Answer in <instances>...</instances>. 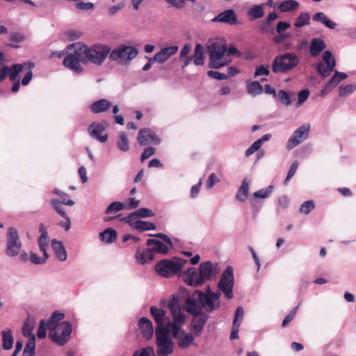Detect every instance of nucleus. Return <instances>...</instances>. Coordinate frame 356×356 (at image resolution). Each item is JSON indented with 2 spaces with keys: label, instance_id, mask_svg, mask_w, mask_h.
I'll return each instance as SVG.
<instances>
[{
  "label": "nucleus",
  "instance_id": "11",
  "mask_svg": "<svg viewBox=\"0 0 356 356\" xmlns=\"http://www.w3.org/2000/svg\"><path fill=\"white\" fill-rule=\"evenodd\" d=\"M234 283V268L229 266L222 273L218 287L222 291L227 299L233 298V287Z\"/></svg>",
  "mask_w": 356,
  "mask_h": 356
},
{
  "label": "nucleus",
  "instance_id": "22",
  "mask_svg": "<svg viewBox=\"0 0 356 356\" xmlns=\"http://www.w3.org/2000/svg\"><path fill=\"white\" fill-rule=\"evenodd\" d=\"M237 21V17L232 9L226 10L219 13L212 19L213 22H221L231 25L236 24Z\"/></svg>",
  "mask_w": 356,
  "mask_h": 356
},
{
  "label": "nucleus",
  "instance_id": "37",
  "mask_svg": "<svg viewBox=\"0 0 356 356\" xmlns=\"http://www.w3.org/2000/svg\"><path fill=\"white\" fill-rule=\"evenodd\" d=\"M264 88L259 81H254L247 83L248 93L252 96H257L263 92Z\"/></svg>",
  "mask_w": 356,
  "mask_h": 356
},
{
  "label": "nucleus",
  "instance_id": "47",
  "mask_svg": "<svg viewBox=\"0 0 356 356\" xmlns=\"http://www.w3.org/2000/svg\"><path fill=\"white\" fill-rule=\"evenodd\" d=\"M310 24V15L307 13H302L297 18L294 26L297 28L302 27Z\"/></svg>",
  "mask_w": 356,
  "mask_h": 356
},
{
  "label": "nucleus",
  "instance_id": "34",
  "mask_svg": "<svg viewBox=\"0 0 356 356\" xmlns=\"http://www.w3.org/2000/svg\"><path fill=\"white\" fill-rule=\"evenodd\" d=\"M99 239L106 244L114 242L117 238V232L112 228L106 229L99 234Z\"/></svg>",
  "mask_w": 356,
  "mask_h": 356
},
{
  "label": "nucleus",
  "instance_id": "38",
  "mask_svg": "<svg viewBox=\"0 0 356 356\" xmlns=\"http://www.w3.org/2000/svg\"><path fill=\"white\" fill-rule=\"evenodd\" d=\"M133 228L139 232H144L154 230L156 229V225L151 222L136 220V222L133 223Z\"/></svg>",
  "mask_w": 356,
  "mask_h": 356
},
{
  "label": "nucleus",
  "instance_id": "61",
  "mask_svg": "<svg viewBox=\"0 0 356 356\" xmlns=\"http://www.w3.org/2000/svg\"><path fill=\"white\" fill-rule=\"evenodd\" d=\"M33 323L26 321L23 325L22 327V333L24 337H29L31 336H35L32 334V332L33 330Z\"/></svg>",
  "mask_w": 356,
  "mask_h": 356
},
{
  "label": "nucleus",
  "instance_id": "36",
  "mask_svg": "<svg viewBox=\"0 0 356 356\" xmlns=\"http://www.w3.org/2000/svg\"><path fill=\"white\" fill-rule=\"evenodd\" d=\"M313 20L320 22L324 26L330 29H334L337 26V24L330 19L325 14L322 12H318L313 16Z\"/></svg>",
  "mask_w": 356,
  "mask_h": 356
},
{
  "label": "nucleus",
  "instance_id": "4",
  "mask_svg": "<svg viewBox=\"0 0 356 356\" xmlns=\"http://www.w3.org/2000/svg\"><path fill=\"white\" fill-rule=\"evenodd\" d=\"M207 49L210 59L209 67L219 69L231 63L232 58L226 54V47L221 40L218 39L209 40Z\"/></svg>",
  "mask_w": 356,
  "mask_h": 356
},
{
  "label": "nucleus",
  "instance_id": "18",
  "mask_svg": "<svg viewBox=\"0 0 356 356\" xmlns=\"http://www.w3.org/2000/svg\"><path fill=\"white\" fill-rule=\"evenodd\" d=\"M196 294L202 308L204 307L209 312L217 310L220 308V302L213 300L207 292L203 293L200 291H196Z\"/></svg>",
  "mask_w": 356,
  "mask_h": 356
},
{
  "label": "nucleus",
  "instance_id": "59",
  "mask_svg": "<svg viewBox=\"0 0 356 356\" xmlns=\"http://www.w3.org/2000/svg\"><path fill=\"white\" fill-rule=\"evenodd\" d=\"M298 162L294 161L292 163V165H291V167L288 171L286 178L285 179V180L284 181V185H286L287 183L289 182V181L293 177V175H295V173L298 169Z\"/></svg>",
  "mask_w": 356,
  "mask_h": 356
},
{
  "label": "nucleus",
  "instance_id": "35",
  "mask_svg": "<svg viewBox=\"0 0 356 356\" xmlns=\"http://www.w3.org/2000/svg\"><path fill=\"white\" fill-rule=\"evenodd\" d=\"M193 63L197 66H201L204 63V49L200 44H197L195 47L193 56Z\"/></svg>",
  "mask_w": 356,
  "mask_h": 356
},
{
  "label": "nucleus",
  "instance_id": "2",
  "mask_svg": "<svg viewBox=\"0 0 356 356\" xmlns=\"http://www.w3.org/2000/svg\"><path fill=\"white\" fill-rule=\"evenodd\" d=\"M64 317L63 312L55 311L49 318V337L59 346H64L68 342L72 331L70 322L62 321Z\"/></svg>",
  "mask_w": 356,
  "mask_h": 356
},
{
  "label": "nucleus",
  "instance_id": "1",
  "mask_svg": "<svg viewBox=\"0 0 356 356\" xmlns=\"http://www.w3.org/2000/svg\"><path fill=\"white\" fill-rule=\"evenodd\" d=\"M168 306L172 317L170 330L171 334L176 340L179 348L186 349L194 342L195 335L191 333H187L182 329V326L186 321V314L179 307L178 302L177 300H175V295H173L172 299L168 302Z\"/></svg>",
  "mask_w": 356,
  "mask_h": 356
},
{
  "label": "nucleus",
  "instance_id": "45",
  "mask_svg": "<svg viewBox=\"0 0 356 356\" xmlns=\"http://www.w3.org/2000/svg\"><path fill=\"white\" fill-rule=\"evenodd\" d=\"M35 65L33 63H24V67L28 70L26 72L24 76L22 79V86H27L33 78L32 70L34 67Z\"/></svg>",
  "mask_w": 356,
  "mask_h": 356
},
{
  "label": "nucleus",
  "instance_id": "21",
  "mask_svg": "<svg viewBox=\"0 0 356 356\" xmlns=\"http://www.w3.org/2000/svg\"><path fill=\"white\" fill-rule=\"evenodd\" d=\"M207 319V316L204 314L194 315L192 319L191 329L195 336L198 337L201 334Z\"/></svg>",
  "mask_w": 356,
  "mask_h": 356
},
{
  "label": "nucleus",
  "instance_id": "64",
  "mask_svg": "<svg viewBox=\"0 0 356 356\" xmlns=\"http://www.w3.org/2000/svg\"><path fill=\"white\" fill-rule=\"evenodd\" d=\"M309 95V91L307 89H304L298 94V106H300L304 103Z\"/></svg>",
  "mask_w": 356,
  "mask_h": 356
},
{
  "label": "nucleus",
  "instance_id": "24",
  "mask_svg": "<svg viewBox=\"0 0 356 356\" xmlns=\"http://www.w3.org/2000/svg\"><path fill=\"white\" fill-rule=\"evenodd\" d=\"M147 245L149 247L154 256L155 253L166 254L170 248L167 244L163 243L157 239L152 238L147 241Z\"/></svg>",
  "mask_w": 356,
  "mask_h": 356
},
{
  "label": "nucleus",
  "instance_id": "51",
  "mask_svg": "<svg viewBox=\"0 0 356 356\" xmlns=\"http://www.w3.org/2000/svg\"><path fill=\"white\" fill-rule=\"evenodd\" d=\"M315 207V204L313 200H307L304 202L300 209L299 212L305 215H308Z\"/></svg>",
  "mask_w": 356,
  "mask_h": 356
},
{
  "label": "nucleus",
  "instance_id": "31",
  "mask_svg": "<svg viewBox=\"0 0 356 356\" xmlns=\"http://www.w3.org/2000/svg\"><path fill=\"white\" fill-rule=\"evenodd\" d=\"M51 247L58 259L62 261H64L67 259V251L61 241H57L56 239L52 240Z\"/></svg>",
  "mask_w": 356,
  "mask_h": 356
},
{
  "label": "nucleus",
  "instance_id": "16",
  "mask_svg": "<svg viewBox=\"0 0 356 356\" xmlns=\"http://www.w3.org/2000/svg\"><path fill=\"white\" fill-rule=\"evenodd\" d=\"M24 68V63L23 64H15L11 67L7 65H2L0 74V82L8 77L10 81H15L19 79V74Z\"/></svg>",
  "mask_w": 356,
  "mask_h": 356
},
{
  "label": "nucleus",
  "instance_id": "60",
  "mask_svg": "<svg viewBox=\"0 0 356 356\" xmlns=\"http://www.w3.org/2000/svg\"><path fill=\"white\" fill-rule=\"evenodd\" d=\"M300 303L298 305L297 307H294L290 313L284 318V319L282 321V325L283 327L286 326L291 321H293L295 316L296 315L297 311L298 309Z\"/></svg>",
  "mask_w": 356,
  "mask_h": 356
},
{
  "label": "nucleus",
  "instance_id": "43",
  "mask_svg": "<svg viewBox=\"0 0 356 356\" xmlns=\"http://www.w3.org/2000/svg\"><path fill=\"white\" fill-rule=\"evenodd\" d=\"M348 74L345 72L335 71L334 74L327 82L332 88H334L341 81L346 79Z\"/></svg>",
  "mask_w": 356,
  "mask_h": 356
},
{
  "label": "nucleus",
  "instance_id": "6",
  "mask_svg": "<svg viewBox=\"0 0 356 356\" xmlns=\"http://www.w3.org/2000/svg\"><path fill=\"white\" fill-rule=\"evenodd\" d=\"M186 263V259L178 257L163 259L156 264L155 270L162 277H170L179 273Z\"/></svg>",
  "mask_w": 356,
  "mask_h": 356
},
{
  "label": "nucleus",
  "instance_id": "14",
  "mask_svg": "<svg viewBox=\"0 0 356 356\" xmlns=\"http://www.w3.org/2000/svg\"><path fill=\"white\" fill-rule=\"evenodd\" d=\"M150 314L156 323V330L163 329L164 330H170L172 322H170L169 318L166 316V311L159 309L155 306L150 307Z\"/></svg>",
  "mask_w": 356,
  "mask_h": 356
},
{
  "label": "nucleus",
  "instance_id": "10",
  "mask_svg": "<svg viewBox=\"0 0 356 356\" xmlns=\"http://www.w3.org/2000/svg\"><path fill=\"white\" fill-rule=\"evenodd\" d=\"M7 243L5 250L6 254L9 257H15L19 254L22 243L19 238L17 230L15 227H9L7 232Z\"/></svg>",
  "mask_w": 356,
  "mask_h": 356
},
{
  "label": "nucleus",
  "instance_id": "32",
  "mask_svg": "<svg viewBox=\"0 0 356 356\" xmlns=\"http://www.w3.org/2000/svg\"><path fill=\"white\" fill-rule=\"evenodd\" d=\"M271 138V134H266L261 138L254 141L245 151V156H250L254 152L259 150L264 142L269 140Z\"/></svg>",
  "mask_w": 356,
  "mask_h": 356
},
{
  "label": "nucleus",
  "instance_id": "20",
  "mask_svg": "<svg viewBox=\"0 0 356 356\" xmlns=\"http://www.w3.org/2000/svg\"><path fill=\"white\" fill-rule=\"evenodd\" d=\"M244 315V309L242 307H238L234 314V321L232 326V332L230 334V339H237L239 338L238 330L239 327L243 321Z\"/></svg>",
  "mask_w": 356,
  "mask_h": 356
},
{
  "label": "nucleus",
  "instance_id": "27",
  "mask_svg": "<svg viewBox=\"0 0 356 356\" xmlns=\"http://www.w3.org/2000/svg\"><path fill=\"white\" fill-rule=\"evenodd\" d=\"M326 47L325 42L323 39L315 38L311 40L309 51L312 56L316 57L325 50Z\"/></svg>",
  "mask_w": 356,
  "mask_h": 356
},
{
  "label": "nucleus",
  "instance_id": "49",
  "mask_svg": "<svg viewBox=\"0 0 356 356\" xmlns=\"http://www.w3.org/2000/svg\"><path fill=\"white\" fill-rule=\"evenodd\" d=\"M356 89V86L353 84H348L346 86H341L339 88V95L341 97H347L354 92Z\"/></svg>",
  "mask_w": 356,
  "mask_h": 356
},
{
  "label": "nucleus",
  "instance_id": "50",
  "mask_svg": "<svg viewBox=\"0 0 356 356\" xmlns=\"http://www.w3.org/2000/svg\"><path fill=\"white\" fill-rule=\"evenodd\" d=\"M53 193L60 197L63 204L67 206H73L74 204V202L72 200L67 199L68 195L67 193L58 188H54Z\"/></svg>",
  "mask_w": 356,
  "mask_h": 356
},
{
  "label": "nucleus",
  "instance_id": "44",
  "mask_svg": "<svg viewBox=\"0 0 356 356\" xmlns=\"http://www.w3.org/2000/svg\"><path fill=\"white\" fill-rule=\"evenodd\" d=\"M35 349V337L31 336L28 343L26 344L25 348L23 350L24 356H34Z\"/></svg>",
  "mask_w": 356,
  "mask_h": 356
},
{
  "label": "nucleus",
  "instance_id": "26",
  "mask_svg": "<svg viewBox=\"0 0 356 356\" xmlns=\"http://www.w3.org/2000/svg\"><path fill=\"white\" fill-rule=\"evenodd\" d=\"M250 188V181L248 178L243 179L241 185L238 188L235 198L238 202L244 203L248 200Z\"/></svg>",
  "mask_w": 356,
  "mask_h": 356
},
{
  "label": "nucleus",
  "instance_id": "3",
  "mask_svg": "<svg viewBox=\"0 0 356 356\" xmlns=\"http://www.w3.org/2000/svg\"><path fill=\"white\" fill-rule=\"evenodd\" d=\"M79 47L81 58L84 65L91 63L100 66L105 62L111 51V48L108 45L99 43L88 46L80 42Z\"/></svg>",
  "mask_w": 356,
  "mask_h": 356
},
{
  "label": "nucleus",
  "instance_id": "62",
  "mask_svg": "<svg viewBox=\"0 0 356 356\" xmlns=\"http://www.w3.org/2000/svg\"><path fill=\"white\" fill-rule=\"evenodd\" d=\"M156 152V149L152 147H146L141 154L140 160L143 162L145 160L154 155Z\"/></svg>",
  "mask_w": 356,
  "mask_h": 356
},
{
  "label": "nucleus",
  "instance_id": "9",
  "mask_svg": "<svg viewBox=\"0 0 356 356\" xmlns=\"http://www.w3.org/2000/svg\"><path fill=\"white\" fill-rule=\"evenodd\" d=\"M170 330L159 329L156 330V339L158 356H168L173 353L174 344L172 340L169 337Z\"/></svg>",
  "mask_w": 356,
  "mask_h": 356
},
{
  "label": "nucleus",
  "instance_id": "15",
  "mask_svg": "<svg viewBox=\"0 0 356 356\" xmlns=\"http://www.w3.org/2000/svg\"><path fill=\"white\" fill-rule=\"evenodd\" d=\"M218 264L210 261L202 262L199 266L200 280L203 284L205 282L214 279L219 273Z\"/></svg>",
  "mask_w": 356,
  "mask_h": 356
},
{
  "label": "nucleus",
  "instance_id": "41",
  "mask_svg": "<svg viewBox=\"0 0 356 356\" xmlns=\"http://www.w3.org/2000/svg\"><path fill=\"white\" fill-rule=\"evenodd\" d=\"M316 69L323 79L328 77L334 70V67L330 69V66L327 65L323 61H319L316 64Z\"/></svg>",
  "mask_w": 356,
  "mask_h": 356
},
{
  "label": "nucleus",
  "instance_id": "54",
  "mask_svg": "<svg viewBox=\"0 0 356 356\" xmlns=\"http://www.w3.org/2000/svg\"><path fill=\"white\" fill-rule=\"evenodd\" d=\"M133 356H156L154 349L152 347H145L140 350H136Z\"/></svg>",
  "mask_w": 356,
  "mask_h": 356
},
{
  "label": "nucleus",
  "instance_id": "13",
  "mask_svg": "<svg viewBox=\"0 0 356 356\" xmlns=\"http://www.w3.org/2000/svg\"><path fill=\"white\" fill-rule=\"evenodd\" d=\"M310 125L305 123L293 131L286 143V148L292 149L305 141L309 136Z\"/></svg>",
  "mask_w": 356,
  "mask_h": 356
},
{
  "label": "nucleus",
  "instance_id": "52",
  "mask_svg": "<svg viewBox=\"0 0 356 356\" xmlns=\"http://www.w3.org/2000/svg\"><path fill=\"white\" fill-rule=\"evenodd\" d=\"M49 330V319L47 321L41 320L38 329L37 336L39 339H43L46 337L47 330Z\"/></svg>",
  "mask_w": 356,
  "mask_h": 356
},
{
  "label": "nucleus",
  "instance_id": "7",
  "mask_svg": "<svg viewBox=\"0 0 356 356\" xmlns=\"http://www.w3.org/2000/svg\"><path fill=\"white\" fill-rule=\"evenodd\" d=\"M80 42L73 43L67 47L70 52L63 59V65L71 70L72 72L80 74L83 72V67H82V60L81 57V53L79 51Z\"/></svg>",
  "mask_w": 356,
  "mask_h": 356
},
{
  "label": "nucleus",
  "instance_id": "19",
  "mask_svg": "<svg viewBox=\"0 0 356 356\" xmlns=\"http://www.w3.org/2000/svg\"><path fill=\"white\" fill-rule=\"evenodd\" d=\"M138 141L140 145H145L147 143L158 145L161 142L159 137L149 129H141L139 131Z\"/></svg>",
  "mask_w": 356,
  "mask_h": 356
},
{
  "label": "nucleus",
  "instance_id": "53",
  "mask_svg": "<svg viewBox=\"0 0 356 356\" xmlns=\"http://www.w3.org/2000/svg\"><path fill=\"white\" fill-rule=\"evenodd\" d=\"M323 62L328 66H330V69L332 67H335L336 66V60L332 56V54L330 51H325L323 54Z\"/></svg>",
  "mask_w": 356,
  "mask_h": 356
},
{
  "label": "nucleus",
  "instance_id": "55",
  "mask_svg": "<svg viewBox=\"0 0 356 356\" xmlns=\"http://www.w3.org/2000/svg\"><path fill=\"white\" fill-rule=\"evenodd\" d=\"M277 15L275 12L270 13L268 17L266 18V21L264 22L261 26L260 29L262 31H268V28L270 26V23L275 20L277 18Z\"/></svg>",
  "mask_w": 356,
  "mask_h": 356
},
{
  "label": "nucleus",
  "instance_id": "28",
  "mask_svg": "<svg viewBox=\"0 0 356 356\" xmlns=\"http://www.w3.org/2000/svg\"><path fill=\"white\" fill-rule=\"evenodd\" d=\"M112 106V103L106 99H101L94 102L90 106V111L98 114L107 111Z\"/></svg>",
  "mask_w": 356,
  "mask_h": 356
},
{
  "label": "nucleus",
  "instance_id": "33",
  "mask_svg": "<svg viewBox=\"0 0 356 356\" xmlns=\"http://www.w3.org/2000/svg\"><path fill=\"white\" fill-rule=\"evenodd\" d=\"M264 3L253 6L247 13L250 20L261 18L264 15Z\"/></svg>",
  "mask_w": 356,
  "mask_h": 356
},
{
  "label": "nucleus",
  "instance_id": "23",
  "mask_svg": "<svg viewBox=\"0 0 356 356\" xmlns=\"http://www.w3.org/2000/svg\"><path fill=\"white\" fill-rule=\"evenodd\" d=\"M178 51V47L171 46L163 48L154 56V59L159 63H163L168 60L172 56L175 55Z\"/></svg>",
  "mask_w": 356,
  "mask_h": 356
},
{
  "label": "nucleus",
  "instance_id": "42",
  "mask_svg": "<svg viewBox=\"0 0 356 356\" xmlns=\"http://www.w3.org/2000/svg\"><path fill=\"white\" fill-rule=\"evenodd\" d=\"M116 145L119 150L123 152L129 149V143L125 132L120 133Z\"/></svg>",
  "mask_w": 356,
  "mask_h": 356
},
{
  "label": "nucleus",
  "instance_id": "12",
  "mask_svg": "<svg viewBox=\"0 0 356 356\" xmlns=\"http://www.w3.org/2000/svg\"><path fill=\"white\" fill-rule=\"evenodd\" d=\"M108 124L106 121L93 122L88 128L90 136L97 141L104 143L108 140V134L105 133L108 128Z\"/></svg>",
  "mask_w": 356,
  "mask_h": 356
},
{
  "label": "nucleus",
  "instance_id": "63",
  "mask_svg": "<svg viewBox=\"0 0 356 356\" xmlns=\"http://www.w3.org/2000/svg\"><path fill=\"white\" fill-rule=\"evenodd\" d=\"M220 179L218 178L215 173H211L207 181L206 187L207 189H211L216 184L218 183Z\"/></svg>",
  "mask_w": 356,
  "mask_h": 356
},
{
  "label": "nucleus",
  "instance_id": "40",
  "mask_svg": "<svg viewBox=\"0 0 356 356\" xmlns=\"http://www.w3.org/2000/svg\"><path fill=\"white\" fill-rule=\"evenodd\" d=\"M299 6V3L295 0H286L281 2L278 8L282 13L289 12L296 10Z\"/></svg>",
  "mask_w": 356,
  "mask_h": 356
},
{
  "label": "nucleus",
  "instance_id": "25",
  "mask_svg": "<svg viewBox=\"0 0 356 356\" xmlns=\"http://www.w3.org/2000/svg\"><path fill=\"white\" fill-rule=\"evenodd\" d=\"M138 325L144 338L146 339L152 338L154 333L153 325L147 318H140L138 321Z\"/></svg>",
  "mask_w": 356,
  "mask_h": 356
},
{
  "label": "nucleus",
  "instance_id": "8",
  "mask_svg": "<svg viewBox=\"0 0 356 356\" xmlns=\"http://www.w3.org/2000/svg\"><path fill=\"white\" fill-rule=\"evenodd\" d=\"M138 54L136 48L131 46L120 45L109 53V59L111 61H117L120 63L127 64Z\"/></svg>",
  "mask_w": 356,
  "mask_h": 356
},
{
  "label": "nucleus",
  "instance_id": "56",
  "mask_svg": "<svg viewBox=\"0 0 356 356\" xmlns=\"http://www.w3.org/2000/svg\"><path fill=\"white\" fill-rule=\"evenodd\" d=\"M277 97L280 101L285 106H289L291 104V100L289 95L283 90H281L278 92Z\"/></svg>",
  "mask_w": 356,
  "mask_h": 356
},
{
  "label": "nucleus",
  "instance_id": "48",
  "mask_svg": "<svg viewBox=\"0 0 356 356\" xmlns=\"http://www.w3.org/2000/svg\"><path fill=\"white\" fill-rule=\"evenodd\" d=\"M124 208V204L120 202H113L111 203L106 209V214L116 213Z\"/></svg>",
  "mask_w": 356,
  "mask_h": 356
},
{
  "label": "nucleus",
  "instance_id": "29",
  "mask_svg": "<svg viewBox=\"0 0 356 356\" xmlns=\"http://www.w3.org/2000/svg\"><path fill=\"white\" fill-rule=\"evenodd\" d=\"M185 310L188 313L197 315L201 311L202 307L197 300L196 292L193 294V297L188 298L184 305Z\"/></svg>",
  "mask_w": 356,
  "mask_h": 356
},
{
  "label": "nucleus",
  "instance_id": "39",
  "mask_svg": "<svg viewBox=\"0 0 356 356\" xmlns=\"http://www.w3.org/2000/svg\"><path fill=\"white\" fill-rule=\"evenodd\" d=\"M2 334V346L4 350H10L13 348V338L10 330H3Z\"/></svg>",
  "mask_w": 356,
  "mask_h": 356
},
{
  "label": "nucleus",
  "instance_id": "57",
  "mask_svg": "<svg viewBox=\"0 0 356 356\" xmlns=\"http://www.w3.org/2000/svg\"><path fill=\"white\" fill-rule=\"evenodd\" d=\"M49 258V254L47 253V256L43 254V257H38L35 253H31V261L34 264H44L47 259Z\"/></svg>",
  "mask_w": 356,
  "mask_h": 356
},
{
  "label": "nucleus",
  "instance_id": "30",
  "mask_svg": "<svg viewBox=\"0 0 356 356\" xmlns=\"http://www.w3.org/2000/svg\"><path fill=\"white\" fill-rule=\"evenodd\" d=\"M154 256L148 248L145 250L138 248L136 250L135 258L137 262L140 264H147L154 259Z\"/></svg>",
  "mask_w": 356,
  "mask_h": 356
},
{
  "label": "nucleus",
  "instance_id": "58",
  "mask_svg": "<svg viewBox=\"0 0 356 356\" xmlns=\"http://www.w3.org/2000/svg\"><path fill=\"white\" fill-rule=\"evenodd\" d=\"M134 214H136L137 218L152 217L154 215L152 210L147 208H140L137 211H134Z\"/></svg>",
  "mask_w": 356,
  "mask_h": 356
},
{
  "label": "nucleus",
  "instance_id": "17",
  "mask_svg": "<svg viewBox=\"0 0 356 356\" xmlns=\"http://www.w3.org/2000/svg\"><path fill=\"white\" fill-rule=\"evenodd\" d=\"M200 272L194 267L188 268L181 277L184 283L190 286L198 287L202 285Z\"/></svg>",
  "mask_w": 356,
  "mask_h": 356
},
{
  "label": "nucleus",
  "instance_id": "5",
  "mask_svg": "<svg viewBox=\"0 0 356 356\" xmlns=\"http://www.w3.org/2000/svg\"><path fill=\"white\" fill-rule=\"evenodd\" d=\"M299 63L300 58L296 54L286 52L274 58L272 70L277 74H285L293 70Z\"/></svg>",
  "mask_w": 356,
  "mask_h": 356
},
{
  "label": "nucleus",
  "instance_id": "46",
  "mask_svg": "<svg viewBox=\"0 0 356 356\" xmlns=\"http://www.w3.org/2000/svg\"><path fill=\"white\" fill-rule=\"evenodd\" d=\"M273 191V186H269L267 188H261L254 192L252 196L255 199H266L270 196Z\"/></svg>",
  "mask_w": 356,
  "mask_h": 356
}]
</instances>
